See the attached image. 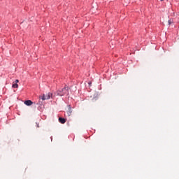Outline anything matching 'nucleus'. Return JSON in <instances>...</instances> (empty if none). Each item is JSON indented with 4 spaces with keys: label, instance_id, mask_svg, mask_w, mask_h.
<instances>
[{
    "label": "nucleus",
    "instance_id": "obj_5",
    "mask_svg": "<svg viewBox=\"0 0 179 179\" xmlns=\"http://www.w3.org/2000/svg\"><path fill=\"white\" fill-rule=\"evenodd\" d=\"M67 114H68L69 117L71 115L72 110H71V108L69 109V111L67 112Z\"/></svg>",
    "mask_w": 179,
    "mask_h": 179
},
{
    "label": "nucleus",
    "instance_id": "obj_10",
    "mask_svg": "<svg viewBox=\"0 0 179 179\" xmlns=\"http://www.w3.org/2000/svg\"><path fill=\"white\" fill-rule=\"evenodd\" d=\"M161 1H164V0H161Z\"/></svg>",
    "mask_w": 179,
    "mask_h": 179
},
{
    "label": "nucleus",
    "instance_id": "obj_7",
    "mask_svg": "<svg viewBox=\"0 0 179 179\" xmlns=\"http://www.w3.org/2000/svg\"><path fill=\"white\" fill-rule=\"evenodd\" d=\"M168 23H169V25L171 24V23H172L171 20H169L168 21Z\"/></svg>",
    "mask_w": 179,
    "mask_h": 179
},
{
    "label": "nucleus",
    "instance_id": "obj_6",
    "mask_svg": "<svg viewBox=\"0 0 179 179\" xmlns=\"http://www.w3.org/2000/svg\"><path fill=\"white\" fill-rule=\"evenodd\" d=\"M13 87L14 89H17V87H19V85L15 83V84H13Z\"/></svg>",
    "mask_w": 179,
    "mask_h": 179
},
{
    "label": "nucleus",
    "instance_id": "obj_4",
    "mask_svg": "<svg viewBox=\"0 0 179 179\" xmlns=\"http://www.w3.org/2000/svg\"><path fill=\"white\" fill-rule=\"evenodd\" d=\"M59 122H60V124H65L66 122V120H65V118L59 117Z\"/></svg>",
    "mask_w": 179,
    "mask_h": 179
},
{
    "label": "nucleus",
    "instance_id": "obj_1",
    "mask_svg": "<svg viewBox=\"0 0 179 179\" xmlns=\"http://www.w3.org/2000/svg\"><path fill=\"white\" fill-rule=\"evenodd\" d=\"M69 87L65 86L63 89L61 90H58L55 92L56 96H65V94H69Z\"/></svg>",
    "mask_w": 179,
    "mask_h": 179
},
{
    "label": "nucleus",
    "instance_id": "obj_2",
    "mask_svg": "<svg viewBox=\"0 0 179 179\" xmlns=\"http://www.w3.org/2000/svg\"><path fill=\"white\" fill-rule=\"evenodd\" d=\"M50 97H52V93H48L46 94H43V96L41 97L42 100H49Z\"/></svg>",
    "mask_w": 179,
    "mask_h": 179
},
{
    "label": "nucleus",
    "instance_id": "obj_8",
    "mask_svg": "<svg viewBox=\"0 0 179 179\" xmlns=\"http://www.w3.org/2000/svg\"><path fill=\"white\" fill-rule=\"evenodd\" d=\"M15 83H16V84L19 83V80H15Z\"/></svg>",
    "mask_w": 179,
    "mask_h": 179
},
{
    "label": "nucleus",
    "instance_id": "obj_9",
    "mask_svg": "<svg viewBox=\"0 0 179 179\" xmlns=\"http://www.w3.org/2000/svg\"><path fill=\"white\" fill-rule=\"evenodd\" d=\"M40 127V126H38V124H37V128H39Z\"/></svg>",
    "mask_w": 179,
    "mask_h": 179
},
{
    "label": "nucleus",
    "instance_id": "obj_3",
    "mask_svg": "<svg viewBox=\"0 0 179 179\" xmlns=\"http://www.w3.org/2000/svg\"><path fill=\"white\" fill-rule=\"evenodd\" d=\"M24 104L26 106H31V104H33V101H31V100H27L24 101Z\"/></svg>",
    "mask_w": 179,
    "mask_h": 179
}]
</instances>
